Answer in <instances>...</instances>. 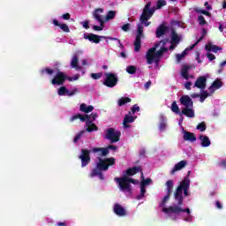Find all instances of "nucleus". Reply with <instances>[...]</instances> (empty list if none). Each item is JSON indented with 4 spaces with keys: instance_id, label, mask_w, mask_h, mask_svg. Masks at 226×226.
<instances>
[{
    "instance_id": "1",
    "label": "nucleus",
    "mask_w": 226,
    "mask_h": 226,
    "mask_svg": "<svg viewBox=\"0 0 226 226\" xmlns=\"http://www.w3.org/2000/svg\"><path fill=\"white\" fill-rule=\"evenodd\" d=\"M117 149V146L114 145H108L107 147H93L92 150L82 148L80 151L81 154L79 156V160H81L82 169L91 163V152L94 154L99 153V156H109L110 150L116 151Z\"/></svg>"
},
{
    "instance_id": "2",
    "label": "nucleus",
    "mask_w": 226,
    "mask_h": 226,
    "mask_svg": "<svg viewBox=\"0 0 226 226\" xmlns=\"http://www.w3.org/2000/svg\"><path fill=\"white\" fill-rule=\"evenodd\" d=\"M99 162L96 164V168H94L91 174V177H94L98 176L99 179L101 181H103L105 179V177L103 176L102 172H105L109 170V167H113V165H116V158L114 157H109V158H100L98 157Z\"/></svg>"
},
{
    "instance_id": "3",
    "label": "nucleus",
    "mask_w": 226,
    "mask_h": 226,
    "mask_svg": "<svg viewBox=\"0 0 226 226\" xmlns=\"http://www.w3.org/2000/svg\"><path fill=\"white\" fill-rule=\"evenodd\" d=\"M190 190V178L185 177L183 181L180 182L179 185L174 192V199L175 202H177V206H183V200H185V197H188L190 193L188 191ZM184 192V196H183Z\"/></svg>"
},
{
    "instance_id": "4",
    "label": "nucleus",
    "mask_w": 226,
    "mask_h": 226,
    "mask_svg": "<svg viewBox=\"0 0 226 226\" xmlns=\"http://www.w3.org/2000/svg\"><path fill=\"white\" fill-rule=\"evenodd\" d=\"M160 47V43H155L154 47L150 48L146 54V59L147 64H159L160 59H162V56L165 54V52H169V48L162 47L159 50L156 51V49Z\"/></svg>"
},
{
    "instance_id": "5",
    "label": "nucleus",
    "mask_w": 226,
    "mask_h": 226,
    "mask_svg": "<svg viewBox=\"0 0 226 226\" xmlns=\"http://www.w3.org/2000/svg\"><path fill=\"white\" fill-rule=\"evenodd\" d=\"M181 105H184V109L181 114L185 116V117H195V111L193 110V100L188 95H183L179 99Z\"/></svg>"
},
{
    "instance_id": "6",
    "label": "nucleus",
    "mask_w": 226,
    "mask_h": 226,
    "mask_svg": "<svg viewBox=\"0 0 226 226\" xmlns=\"http://www.w3.org/2000/svg\"><path fill=\"white\" fill-rule=\"evenodd\" d=\"M115 181L118 184L121 192H128V193L132 192L131 183L132 185H139V180L128 177H116Z\"/></svg>"
},
{
    "instance_id": "7",
    "label": "nucleus",
    "mask_w": 226,
    "mask_h": 226,
    "mask_svg": "<svg viewBox=\"0 0 226 226\" xmlns=\"http://www.w3.org/2000/svg\"><path fill=\"white\" fill-rule=\"evenodd\" d=\"M154 11H156V9L154 7L151 8V2L147 3L139 17L140 22H147L154 15Z\"/></svg>"
},
{
    "instance_id": "8",
    "label": "nucleus",
    "mask_w": 226,
    "mask_h": 226,
    "mask_svg": "<svg viewBox=\"0 0 226 226\" xmlns=\"http://www.w3.org/2000/svg\"><path fill=\"white\" fill-rule=\"evenodd\" d=\"M105 79L103 81V86L106 87H116L117 86L118 79L117 74L112 72H106L105 73Z\"/></svg>"
},
{
    "instance_id": "9",
    "label": "nucleus",
    "mask_w": 226,
    "mask_h": 226,
    "mask_svg": "<svg viewBox=\"0 0 226 226\" xmlns=\"http://www.w3.org/2000/svg\"><path fill=\"white\" fill-rule=\"evenodd\" d=\"M121 137L120 132H116L114 128H109L106 130L105 139L110 141V144H115V142H119Z\"/></svg>"
},
{
    "instance_id": "10",
    "label": "nucleus",
    "mask_w": 226,
    "mask_h": 226,
    "mask_svg": "<svg viewBox=\"0 0 226 226\" xmlns=\"http://www.w3.org/2000/svg\"><path fill=\"white\" fill-rule=\"evenodd\" d=\"M162 212L166 213L167 215H179V213H187V215H190L191 211L190 209L187 208H183L181 207V206L177 205V206H174V207H164L162 208Z\"/></svg>"
},
{
    "instance_id": "11",
    "label": "nucleus",
    "mask_w": 226,
    "mask_h": 226,
    "mask_svg": "<svg viewBox=\"0 0 226 226\" xmlns=\"http://www.w3.org/2000/svg\"><path fill=\"white\" fill-rule=\"evenodd\" d=\"M142 36H144V26L142 25L138 26L137 35L134 41V52H139L142 45Z\"/></svg>"
},
{
    "instance_id": "12",
    "label": "nucleus",
    "mask_w": 226,
    "mask_h": 226,
    "mask_svg": "<svg viewBox=\"0 0 226 226\" xmlns=\"http://www.w3.org/2000/svg\"><path fill=\"white\" fill-rule=\"evenodd\" d=\"M68 80V76L63 72H58L51 80L53 86H64V82Z\"/></svg>"
},
{
    "instance_id": "13",
    "label": "nucleus",
    "mask_w": 226,
    "mask_h": 226,
    "mask_svg": "<svg viewBox=\"0 0 226 226\" xmlns=\"http://www.w3.org/2000/svg\"><path fill=\"white\" fill-rule=\"evenodd\" d=\"M84 39L85 40H89L93 43H100V41H102V39L107 40V37H105L103 35H98V34H94L93 33H90L88 34H84Z\"/></svg>"
},
{
    "instance_id": "14",
    "label": "nucleus",
    "mask_w": 226,
    "mask_h": 226,
    "mask_svg": "<svg viewBox=\"0 0 226 226\" xmlns=\"http://www.w3.org/2000/svg\"><path fill=\"white\" fill-rule=\"evenodd\" d=\"M207 83V78H206V76H200L194 82L193 87H197L198 89L204 91V89H206Z\"/></svg>"
},
{
    "instance_id": "15",
    "label": "nucleus",
    "mask_w": 226,
    "mask_h": 226,
    "mask_svg": "<svg viewBox=\"0 0 226 226\" xmlns=\"http://www.w3.org/2000/svg\"><path fill=\"white\" fill-rule=\"evenodd\" d=\"M102 13H103V9L102 8H97L93 12V17L99 24H105V21L103 20V16H102Z\"/></svg>"
},
{
    "instance_id": "16",
    "label": "nucleus",
    "mask_w": 226,
    "mask_h": 226,
    "mask_svg": "<svg viewBox=\"0 0 226 226\" xmlns=\"http://www.w3.org/2000/svg\"><path fill=\"white\" fill-rule=\"evenodd\" d=\"M170 43H175V45H179L181 41V35L177 34V32H176L175 29L171 30V35H170Z\"/></svg>"
},
{
    "instance_id": "17",
    "label": "nucleus",
    "mask_w": 226,
    "mask_h": 226,
    "mask_svg": "<svg viewBox=\"0 0 226 226\" xmlns=\"http://www.w3.org/2000/svg\"><path fill=\"white\" fill-rule=\"evenodd\" d=\"M114 213L117 216H126V210L118 203L114 206Z\"/></svg>"
},
{
    "instance_id": "18",
    "label": "nucleus",
    "mask_w": 226,
    "mask_h": 226,
    "mask_svg": "<svg viewBox=\"0 0 226 226\" xmlns=\"http://www.w3.org/2000/svg\"><path fill=\"white\" fill-rule=\"evenodd\" d=\"M131 115H132V112L129 111V115H126L124 117V120H123L124 128H130L129 123H134L135 122L136 117H132Z\"/></svg>"
},
{
    "instance_id": "19",
    "label": "nucleus",
    "mask_w": 226,
    "mask_h": 226,
    "mask_svg": "<svg viewBox=\"0 0 226 226\" xmlns=\"http://www.w3.org/2000/svg\"><path fill=\"white\" fill-rule=\"evenodd\" d=\"M183 139L184 140H187L189 142H195L197 140V136L193 132L185 131Z\"/></svg>"
},
{
    "instance_id": "20",
    "label": "nucleus",
    "mask_w": 226,
    "mask_h": 226,
    "mask_svg": "<svg viewBox=\"0 0 226 226\" xmlns=\"http://www.w3.org/2000/svg\"><path fill=\"white\" fill-rule=\"evenodd\" d=\"M138 172H140V174H142V167L134 166L125 170L126 176H135V174H138Z\"/></svg>"
},
{
    "instance_id": "21",
    "label": "nucleus",
    "mask_w": 226,
    "mask_h": 226,
    "mask_svg": "<svg viewBox=\"0 0 226 226\" xmlns=\"http://www.w3.org/2000/svg\"><path fill=\"white\" fill-rule=\"evenodd\" d=\"M169 31V27H167L165 25H161L157 29L155 30V35L156 38H162L165 33Z\"/></svg>"
},
{
    "instance_id": "22",
    "label": "nucleus",
    "mask_w": 226,
    "mask_h": 226,
    "mask_svg": "<svg viewBox=\"0 0 226 226\" xmlns=\"http://www.w3.org/2000/svg\"><path fill=\"white\" fill-rule=\"evenodd\" d=\"M188 165L187 161H180L178 163L175 164L173 170H171V174H174L175 172H177V170H182V169H185Z\"/></svg>"
},
{
    "instance_id": "23",
    "label": "nucleus",
    "mask_w": 226,
    "mask_h": 226,
    "mask_svg": "<svg viewBox=\"0 0 226 226\" xmlns=\"http://www.w3.org/2000/svg\"><path fill=\"white\" fill-rule=\"evenodd\" d=\"M53 24L56 27H60V29H62V31H64V33H70V27L68 26V25H66L64 23L61 24V23H59V21L57 19H53Z\"/></svg>"
},
{
    "instance_id": "24",
    "label": "nucleus",
    "mask_w": 226,
    "mask_h": 226,
    "mask_svg": "<svg viewBox=\"0 0 226 226\" xmlns=\"http://www.w3.org/2000/svg\"><path fill=\"white\" fill-rule=\"evenodd\" d=\"M200 140H201V147H209V146H211V140L209 139V137L204 134L200 136Z\"/></svg>"
},
{
    "instance_id": "25",
    "label": "nucleus",
    "mask_w": 226,
    "mask_h": 226,
    "mask_svg": "<svg viewBox=\"0 0 226 226\" xmlns=\"http://www.w3.org/2000/svg\"><path fill=\"white\" fill-rule=\"evenodd\" d=\"M87 125V132L88 133H91L92 132H98V126H96V124L93 123V120H88L86 123Z\"/></svg>"
},
{
    "instance_id": "26",
    "label": "nucleus",
    "mask_w": 226,
    "mask_h": 226,
    "mask_svg": "<svg viewBox=\"0 0 226 226\" xmlns=\"http://www.w3.org/2000/svg\"><path fill=\"white\" fill-rule=\"evenodd\" d=\"M71 66L77 70V72H80L82 70V67L79 66V56L74 55L72 56V62H71Z\"/></svg>"
},
{
    "instance_id": "27",
    "label": "nucleus",
    "mask_w": 226,
    "mask_h": 226,
    "mask_svg": "<svg viewBox=\"0 0 226 226\" xmlns=\"http://www.w3.org/2000/svg\"><path fill=\"white\" fill-rule=\"evenodd\" d=\"M206 50H207L208 52H214L215 54H216V52H218V50H222V47L220 46H216L212 44L211 42H208L206 46H205Z\"/></svg>"
},
{
    "instance_id": "28",
    "label": "nucleus",
    "mask_w": 226,
    "mask_h": 226,
    "mask_svg": "<svg viewBox=\"0 0 226 226\" xmlns=\"http://www.w3.org/2000/svg\"><path fill=\"white\" fill-rule=\"evenodd\" d=\"M80 112H85V114H89V112H93L94 110V107L93 105L87 106L86 103H82L79 106Z\"/></svg>"
},
{
    "instance_id": "29",
    "label": "nucleus",
    "mask_w": 226,
    "mask_h": 226,
    "mask_svg": "<svg viewBox=\"0 0 226 226\" xmlns=\"http://www.w3.org/2000/svg\"><path fill=\"white\" fill-rule=\"evenodd\" d=\"M171 111H173L174 114H178V116L182 117V121H183V113H181V109H179V106H177V102L176 101H174L171 103Z\"/></svg>"
},
{
    "instance_id": "30",
    "label": "nucleus",
    "mask_w": 226,
    "mask_h": 226,
    "mask_svg": "<svg viewBox=\"0 0 226 226\" xmlns=\"http://www.w3.org/2000/svg\"><path fill=\"white\" fill-rule=\"evenodd\" d=\"M190 71V66L188 65H183L181 75L185 79L188 80L190 79V75L188 74V72Z\"/></svg>"
},
{
    "instance_id": "31",
    "label": "nucleus",
    "mask_w": 226,
    "mask_h": 226,
    "mask_svg": "<svg viewBox=\"0 0 226 226\" xmlns=\"http://www.w3.org/2000/svg\"><path fill=\"white\" fill-rule=\"evenodd\" d=\"M140 177H141V183H140L141 186L147 187V186H149V185H151L153 183V179H151V178H147L146 179L144 177V172H141Z\"/></svg>"
},
{
    "instance_id": "32",
    "label": "nucleus",
    "mask_w": 226,
    "mask_h": 226,
    "mask_svg": "<svg viewBox=\"0 0 226 226\" xmlns=\"http://www.w3.org/2000/svg\"><path fill=\"white\" fill-rule=\"evenodd\" d=\"M132 99L129 97H122L118 100V107H123V105H126V103H130Z\"/></svg>"
},
{
    "instance_id": "33",
    "label": "nucleus",
    "mask_w": 226,
    "mask_h": 226,
    "mask_svg": "<svg viewBox=\"0 0 226 226\" xmlns=\"http://www.w3.org/2000/svg\"><path fill=\"white\" fill-rule=\"evenodd\" d=\"M223 86V83L220 79H216L212 83V86L209 87L211 89L212 87H215V89H220Z\"/></svg>"
},
{
    "instance_id": "34",
    "label": "nucleus",
    "mask_w": 226,
    "mask_h": 226,
    "mask_svg": "<svg viewBox=\"0 0 226 226\" xmlns=\"http://www.w3.org/2000/svg\"><path fill=\"white\" fill-rule=\"evenodd\" d=\"M126 72L129 75H135L137 73V67L135 65H129L126 67Z\"/></svg>"
},
{
    "instance_id": "35",
    "label": "nucleus",
    "mask_w": 226,
    "mask_h": 226,
    "mask_svg": "<svg viewBox=\"0 0 226 226\" xmlns=\"http://www.w3.org/2000/svg\"><path fill=\"white\" fill-rule=\"evenodd\" d=\"M162 6H167V1H165V0H158V1L156 2V6L154 7V9H155V10H161V8H162Z\"/></svg>"
},
{
    "instance_id": "36",
    "label": "nucleus",
    "mask_w": 226,
    "mask_h": 226,
    "mask_svg": "<svg viewBox=\"0 0 226 226\" xmlns=\"http://www.w3.org/2000/svg\"><path fill=\"white\" fill-rule=\"evenodd\" d=\"M207 96H209V93H207V90L203 91L201 93V94H200V103H204V102L206 101V98H207Z\"/></svg>"
},
{
    "instance_id": "37",
    "label": "nucleus",
    "mask_w": 226,
    "mask_h": 226,
    "mask_svg": "<svg viewBox=\"0 0 226 226\" xmlns=\"http://www.w3.org/2000/svg\"><path fill=\"white\" fill-rule=\"evenodd\" d=\"M145 195H146V187L140 185V194L137 196V200H142V199H144Z\"/></svg>"
},
{
    "instance_id": "38",
    "label": "nucleus",
    "mask_w": 226,
    "mask_h": 226,
    "mask_svg": "<svg viewBox=\"0 0 226 226\" xmlns=\"http://www.w3.org/2000/svg\"><path fill=\"white\" fill-rule=\"evenodd\" d=\"M113 19H116V11H109L106 15L105 20H113Z\"/></svg>"
},
{
    "instance_id": "39",
    "label": "nucleus",
    "mask_w": 226,
    "mask_h": 226,
    "mask_svg": "<svg viewBox=\"0 0 226 226\" xmlns=\"http://www.w3.org/2000/svg\"><path fill=\"white\" fill-rule=\"evenodd\" d=\"M68 88L66 87H60L58 89V95L59 96H64V94H67Z\"/></svg>"
},
{
    "instance_id": "40",
    "label": "nucleus",
    "mask_w": 226,
    "mask_h": 226,
    "mask_svg": "<svg viewBox=\"0 0 226 226\" xmlns=\"http://www.w3.org/2000/svg\"><path fill=\"white\" fill-rule=\"evenodd\" d=\"M79 120L82 122V123H87V121H91V116L89 115H81L79 114Z\"/></svg>"
},
{
    "instance_id": "41",
    "label": "nucleus",
    "mask_w": 226,
    "mask_h": 226,
    "mask_svg": "<svg viewBox=\"0 0 226 226\" xmlns=\"http://www.w3.org/2000/svg\"><path fill=\"white\" fill-rule=\"evenodd\" d=\"M197 130H200V132H206V129L207 126L206 125L205 122H201L197 125Z\"/></svg>"
},
{
    "instance_id": "42",
    "label": "nucleus",
    "mask_w": 226,
    "mask_h": 226,
    "mask_svg": "<svg viewBox=\"0 0 226 226\" xmlns=\"http://www.w3.org/2000/svg\"><path fill=\"white\" fill-rule=\"evenodd\" d=\"M198 22L200 26H206L207 24V21H206V19L202 15L198 16Z\"/></svg>"
},
{
    "instance_id": "43",
    "label": "nucleus",
    "mask_w": 226,
    "mask_h": 226,
    "mask_svg": "<svg viewBox=\"0 0 226 226\" xmlns=\"http://www.w3.org/2000/svg\"><path fill=\"white\" fill-rule=\"evenodd\" d=\"M41 75L47 73L48 75H53L54 74V70L50 68H44L41 71Z\"/></svg>"
},
{
    "instance_id": "44",
    "label": "nucleus",
    "mask_w": 226,
    "mask_h": 226,
    "mask_svg": "<svg viewBox=\"0 0 226 226\" xmlns=\"http://www.w3.org/2000/svg\"><path fill=\"white\" fill-rule=\"evenodd\" d=\"M102 77H103L102 72L91 73V78L94 79V80H99V79H102Z\"/></svg>"
},
{
    "instance_id": "45",
    "label": "nucleus",
    "mask_w": 226,
    "mask_h": 226,
    "mask_svg": "<svg viewBox=\"0 0 226 226\" xmlns=\"http://www.w3.org/2000/svg\"><path fill=\"white\" fill-rule=\"evenodd\" d=\"M206 34H207V30H206V28H202L201 36L197 40V43H200V41L206 38Z\"/></svg>"
},
{
    "instance_id": "46",
    "label": "nucleus",
    "mask_w": 226,
    "mask_h": 226,
    "mask_svg": "<svg viewBox=\"0 0 226 226\" xmlns=\"http://www.w3.org/2000/svg\"><path fill=\"white\" fill-rule=\"evenodd\" d=\"M170 199V196L165 195L164 198L162 199V201L160 203V207H163L165 204H167V201Z\"/></svg>"
},
{
    "instance_id": "47",
    "label": "nucleus",
    "mask_w": 226,
    "mask_h": 226,
    "mask_svg": "<svg viewBox=\"0 0 226 226\" xmlns=\"http://www.w3.org/2000/svg\"><path fill=\"white\" fill-rule=\"evenodd\" d=\"M79 93V88H74L73 90L70 91L67 89V96H75V94Z\"/></svg>"
},
{
    "instance_id": "48",
    "label": "nucleus",
    "mask_w": 226,
    "mask_h": 226,
    "mask_svg": "<svg viewBox=\"0 0 226 226\" xmlns=\"http://www.w3.org/2000/svg\"><path fill=\"white\" fill-rule=\"evenodd\" d=\"M84 135V131L79 132L75 137H74V142L77 143L79 140H80V138Z\"/></svg>"
},
{
    "instance_id": "49",
    "label": "nucleus",
    "mask_w": 226,
    "mask_h": 226,
    "mask_svg": "<svg viewBox=\"0 0 226 226\" xmlns=\"http://www.w3.org/2000/svg\"><path fill=\"white\" fill-rule=\"evenodd\" d=\"M132 114L136 113V112H140V107H139V105L134 104L132 109H131Z\"/></svg>"
},
{
    "instance_id": "50",
    "label": "nucleus",
    "mask_w": 226,
    "mask_h": 226,
    "mask_svg": "<svg viewBox=\"0 0 226 226\" xmlns=\"http://www.w3.org/2000/svg\"><path fill=\"white\" fill-rule=\"evenodd\" d=\"M79 79H80V75L79 74H76L74 77H68L67 76V80H69L70 82H73L75 80H79Z\"/></svg>"
},
{
    "instance_id": "51",
    "label": "nucleus",
    "mask_w": 226,
    "mask_h": 226,
    "mask_svg": "<svg viewBox=\"0 0 226 226\" xmlns=\"http://www.w3.org/2000/svg\"><path fill=\"white\" fill-rule=\"evenodd\" d=\"M101 26H96V25H94L92 26V29H94V31H103V25H102V23H100Z\"/></svg>"
},
{
    "instance_id": "52",
    "label": "nucleus",
    "mask_w": 226,
    "mask_h": 226,
    "mask_svg": "<svg viewBox=\"0 0 226 226\" xmlns=\"http://www.w3.org/2000/svg\"><path fill=\"white\" fill-rule=\"evenodd\" d=\"M192 81H187L185 83V87L187 91H192Z\"/></svg>"
},
{
    "instance_id": "53",
    "label": "nucleus",
    "mask_w": 226,
    "mask_h": 226,
    "mask_svg": "<svg viewBox=\"0 0 226 226\" xmlns=\"http://www.w3.org/2000/svg\"><path fill=\"white\" fill-rule=\"evenodd\" d=\"M198 13H202V15H206L207 17H211V12L204 10H198Z\"/></svg>"
},
{
    "instance_id": "54",
    "label": "nucleus",
    "mask_w": 226,
    "mask_h": 226,
    "mask_svg": "<svg viewBox=\"0 0 226 226\" xmlns=\"http://www.w3.org/2000/svg\"><path fill=\"white\" fill-rule=\"evenodd\" d=\"M218 166L221 167V169H226V159H223L218 162Z\"/></svg>"
},
{
    "instance_id": "55",
    "label": "nucleus",
    "mask_w": 226,
    "mask_h": 226,
    "mask_svg": "<svg viewBox=\"0 0 226 226\" xmlns=\"http://www.w3.org/2000/svg\"><path fill=\"white\" fill-rule=\"evenodd\" d=\"M207 59H209L210 61H215V59H216V56H215L214 54H212V53H207Z\"/></svg>"
},
{
    "instance_id": "56",
    "label": "nucleus",
    "mask_w": 226,
    "mask_h": 226,
    "mask_svg": "<svg viewBox=\"0 0 226 226\" xmlns=\"http://www.w3.org/2000/svg\"><path fill=\"white\" fill-rule=\"evenodd\" d=\"M122 29L124 31V33H127V31H130V23H127L122 26Z\"/></svg>"
},
{
    "instance_id": "57",
    "label": "nucleus",
    "mask_w": 226,
    "mask_h": 226,
    "mask_svg": "<svg viewBox=\"0 0 226 226\" xmlns=\"http://www.w3.org/2000/svg\"><path fill=\"white\" fill-rule=\"evenodd\" d=\"M71 17H72V15L70 13H68V12L62 15V19L64 20H70Z\"/></svg>"
},
{
    "instance_id": "58",
    "label": "nucleus",
    "mask_w": 226,
    "mask_h": 226,
    "mask_svg": "<svg viewBox=\"0 0 226 226\" xmlns=\"http://www.w3.org/2000/svg\"><path fill=\"white\" fill-rule=\"evenodd\" d=\"M77 119H80V114H76L72 117L71 122L73 123V121H77Z\"/></svg>"
},
{
    "instance_id": "59",
    "label": "nucleus",
    "mask_w": 226,
    "mask_h": 226,
    "mask_svg": "<svg viewBox=\"0 0 226 226\" xmlns=\"http://www.w3.org/2000/svg\"><path fill=\"white\" fill-rule=\"evenodd\" d=\"M167 41H169L168 39H163V40H162L161 41H159L157 43H159V47H160V45H162V47H165V45H167Z\"/></svg>"
},
{
    "instance_id": "60",
    "label": "nucleus",
    "mask_w": 226,
    "mask_h": 226,
    "mask_svg": "<svg viewBox=\"0 0 226 226\" xmlns=\"http://www.w3.org/2000/svg\"><path fill=\"white\" fill-rule=\"evenodd\" d=\"M166 186L167 188H172L174 186V182H172V180H168L166 182Z\"/></svg>"
},
{
    "instance_id": "61",
    "label": "nucleus",
    "mask_w": 226,
    "mask_h": 226,
    "mask_svg": "<svg viewBox=\"0 0 226 226\" xmlns=\"http://www.w3.org/2000/svg\"><path fill=\"white\" fill-rule=\"evenodd\" d=\"M176 57H177V61H181V60L185 59V56H184L183 53H181V54H177V55H176Z\"/></svg>"
},
{
    "instance_id": "62",
    "label": "nucleus",
    "mask_w": 226,
    "mask_h": 226,
    "mask_svg": "<svg viewBox=\"0 0 226 226\" xmlns=\"http://www.w3.org/2000/svg\"><path fill=\"white\" fill-rule=\"evenodd\" d=\"M215 207L217 209H223V206L222 205V203H220V201H215Z\"/></svg>"
},
{
    "instance_id": "63",
    "label": "nucleus",
    "mask_w": 226,
    "mask_h": 226,
    "mask_svg": "<svg viewBox=\"0 0 226 226\" xmlns=\"http://www.w3.org/2000/svg\"><path fill=\"white\" fill-rule=\"evenodd\" d=\"M83 27L85 28V29H89V21L88 20H86V21H84L83 22Z\"/></svg>"
},
{
    "instance_id": "64",
    "label": "nucleus",
    "mask_w": 226,
    "mask_h": 226,
    "mask_svg": "<svg viewBox=\"0 0 226 226\" xmlns=\"http://www.w3.org/2000/svg\"><path fill=\"white\" fill-rule=\"evenodd\" d=\"M56 226H68V224H66V222H60L56 223Z\"/></svg>"
}]
</instances>
